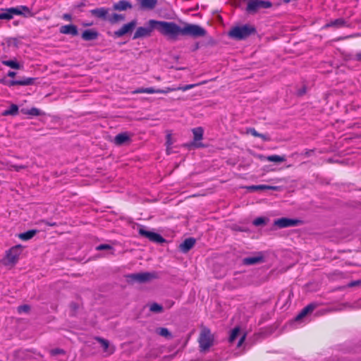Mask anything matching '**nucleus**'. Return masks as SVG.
Masks as SVG:
<instances>
[{
  "mask_svg": "<svg viewBox=\"0 0 361 361\" xmlns=\"http://www.w3.org/2000/svg\"><path fill=\"white\" fill-rule=\"evenodd\" d=\"M301 221L298 219L281 218L274 221V225L279 228L293 227L299 225Z\"/></svg>",
  "mask_w": 361,
  "mask_h": 361,
  "instance_id": "6e6552de",
  "label": "nucleus"
},
{
  "mask_svg": "<svg viewBox=\"0 0 361 361\" xmlns=\"http://www.w3.org/2000/svg\"><path fill=\"white\" fill-rule=\"evenodd\" d=\"M245 336L246 335L244 331H241L239 327H235L231 331L230 334L229 342L234 343L237 338H239L237 346L240 347L243 343L245 339Z\"/></svg>",
  "mask_w": 361,
  "mask_h": 361,
  "instance_id": "1a4fd4ad",
  "label": "nucleus"
},
{
  "mask_svg": "<svg viewBox=\"0 0 361 361\" xmlns=\"http://www.w3.org/2000/svg\"><path fill=\"white\" fill-rule=\"evenodd\" d=\"M355 58H356L357 60L361 61V51L356 54Z\"/></svg>",
  "mask_w": 361,
  "mask_h": 361,
  "instance_id": "3c124183",
  "label": "nucleus"
},
{
  "mask_svg": "<svg viewBox=\"0 0 361 361\" xmlns=\"http://www.w3.org/2000/svg\"><path fill=\"white\" fill-rule=\"evenodd\" d=\"M258 137H261L264 140H269V138L266 135L260 134V133H259V136H258Z\"/></svg>",
  "mask_w": 361,
  "mask_h": 361,
  "instance_id": "09e8293b",
  "label": "nucleus"
},
{
  "mask_svg": "<svg viewBox=\"0 0 361 361\" xmlns=\"http://www.w3.org/2000/svg\"><path fill=\"white\" fill-rule=\"evenodd\" d=\"M14 10L18 11V13H16V16H23L25 17H32L34 16L31 9L26 6L14 7Z\"/></svg>",
  "mask_w": 361,
  "mask_h": 361,
  "instance_id": "dca6fc26",
  "label": "nucleus"
},
{
  "mask_svg": "<svg viewBox=\"0 0 361 361\" xmlns=\"http://www.w3.org/2000/svg\"><path fill=\"white\" fill-rule=\"evenodd\" d=\"M206 30L198 25L186 24L182 27V35L197 37H204L206 35Z\"/></svg>",
  "mask_w": 361,
  "mask_h": 361,
  "instance_id": "39448f33",
  "label": "nucleus"
},
{
  "mask_svg": "<svg viewBox=\"0 0 361 361\" xmlns=\"http://www.w3.org/2000/svg\"><path fill=\"white\" fill-rule=\"evenodd\" d=\"M98 36L99 33L94 29L85 30L82 33V38L87 41L96 39Z\"/></svg>",
  "mask_w": 361,
  "mask_h": 361,
  "instance_id": "2eb2a0df",
  "label": "nucleus"
},
{
  "mask_svg": "<svg viewBox=\"0 0 361 361\" xmlns=\"http://www.w3.org/2000/svg\"><path fill=\"white\" fill-rule=\"evenodd\" d=\"M8 44L11 46L13 45V46L17 47L19 43V41L17 38H10L8 39Z\"/></svg>",
  "mask_w": 361,
  "mask_h": 361,
  "instance_id": "a19ab883",
  "label": "nucleus"
},
{
  "mask_svg": "<svg viewBox=\"0 0 361 361\" xmlns=\"http://www.w3.org/2000/svg\"><path fill=\"white\" fill-rule=\"evenodd\" d=\"M264 261V256L261 252H259L253 256L245 257L243 259V262L246 265H252L261 263Z\"/></svg>",
  "mask_w": 361,
  "mask_h": 361,
  "instance_id": "ddd939ff",
  "label": "nucleus"
},
{
  "mask_svg": "<svg viewBox=\"0 0 361 361\" xmlns=\"http://www.w3.org/2000/svg\"><path fill=\"white\" fill-rule=\"evenodd\" d=\"M267 219L264 218V217H258L257 219H255L253 221V224L255 226H262V225H264L267 223Z\"/></svg>",
  "mask_w": 361,
  "mask_h": 361,
  "instance_id": "4c0bfd02",
  "label": "nucleus"
},
{
  "mask_svg": "<svg viewBox=\"0 0 361 361\" xmlns=\"http://www.w3.org/2000/svg\"><path fill=\"white\" fill-rule=\"evenodd\" d=\"M137 25L136 20H132L131 22L126 23L122 26V27L114 32V35L117 37H122L130 32Z\"/></svg>",
  "mask_w": 361,
  "mask_h": 361,
  "instance_id": "9b49d317",
  "label": "nucleus"
},
{
  "mask_svg": "<svg viewBox=\"0 0 361 361\" xmlns=\"http://www.w3.org/2000/svg\"><path fill=\"white\" fill-rule=\"evenodd\" d=\"M195 243V240L194 238H187L180 245V249L182 252H187L194 246Z\"/></svg>",
  "mask_w": 361,
  "mask_h": 361,
  "instance_id": "aec40b11",
  "label": "nucleus"
},
{
  "mask_svg": "<svg viewBox=\"0 0 361 361\" xmlns=\"http://www.w3.org/2000/svg\"><path fill=\"white\" fill-rule=\"evenodd\" d=\"M18 112V106L16 104H11L9 109H6L3 112V116H15L17 115Z\"/></svg>",
  "mask_w": 361,
  "mask_h": 361,
  "instance_id": "7c9ffc66",
  "label": "nucleus"
},
{
  "mask_svg": "<svg viewBox=\"0 0 361 361\" xmlns=\"http://www.w3.org/2000/svg\"><path fill=\"white\" fill-rule=\"evenodd\" d=\"M112 247L107 244H102L97 247V250H110Z\"/></svg>",
  "mask_w": 361,
  "mask_h": 361,
  "instance_id": "79ce46f5",
  "label": "nucleus"
},
{
  "mask_svg": "<svg viewBox=\"0 0 361 361\" xmlns=\"http://www.w3.org/2000/svg\"><path fill=\"white\" fill-rule=\"evenodd\" d=\"M250 133L255 137L259 136V133H257L254 128L250 130Z\"/></svg>",
  "mask_w": 361,
  "mask_h": 361,
  "instance_id": "a18cd8bd",
  "label": "nucleus"
},
{
  "mask_svg": "<svg viewBox=\"0 0 361 361\" xmlns=\"http://www.w3.org/2000/svg\"><path fill=\"white\" fill-rule=\"evenodd\" d=\"M166 150H167L168 153H169V149L171 147V146H172V145L173 144V142H174L173 139V135H172V133L171 131H167L166 132Z\"/></svg>",
  "mask_w": 361,
  "mask_h": 361,
  "instance_id": "2f4dec72",
  "label": "nucleus"
},
{
  "mask_svg": "<svg viewBox=\"0 0 361 361\" xmlns=\"http://www.w3.org/2000/svg\"><path fill=\"white\" fill-rule=\"evenodd\" d=\"M34 78H27L23 80H11L9 82V86H15V85H30L34 83Z\"/></svg>",
  "mask_w": 361,
  "mask_h": 361,
  "instance_id": "4be33fe9",
  "label": "nucleus"
},
{
  "mask_svg": "<svg viewBox=\"0 0 361 361\" xmlns=\"http://www.w3.org/2000/svg\"><path fill=\"white\" fill-rule=\"evenodd\" d=\"M285 2L288 3L290 1V0H283Z\"/></svg>",
  "mask_w": 361,
  "mask_h": 361,
  "instance_id": "5fc2aeb1",
  "label": "nucleus"
},
{
  "mask_svg": "<svg viewBox=\"0 0 361 361\" xmlns=\"http://www.w3.org/2000/svg\"><path fill=\"white\" fill-rule=\"evenodd\" d=\"M63 351L62 350H55L52 351L53 354H59V353H63Z\"/></svg>",
  "mask_w": 361,
  "mask_h": 361,
  "instance_id": "8fccbe9b",
  "label": "nucleus"
},
{
  "mask_svg": "<svg viewBox=\"0 0 361 361\" xmlns=\"http://www.w3.org/2000/svg\"><path fill=\"white\" fill-rule=\"evenodd\" d=\"M143 8L152 9L157 5V0H137Z\"/></svg>",
  "mask_w": 361,
  "mask_h": 361,
  "instance_id": "393cba45",
  "label": "nucleus"
},
{
  "mask_svg": "<svg viewBox=\"0 0 361 361\" xmlns=\"http://www.w3.org/2000/svg\"><path fill=\"white\" fill-rule=\"evenodd\" d=\"M173 89H170V87H166L165 89H157L155 90L152 87L145 88V93L147 94H154V93H159V94H168L169 92H173Z\"/></svg>",
  "mask_w": 361,
  "mask_h": 361,
  "instance_id": "a878e982",
  "label": "nucleus"
},
{
  "mask_svg": "<svg viewBox=\"0 0 361 361\" xmlns=\"http://www.w3.org/2000/svg\"><path fill=\"white\" fill-rule=\"evenodd\" d=\"M256 32V29L250 25H243L232 27L228 35L235 39H243Z\"/></svg>",
  "mask_w": 361,
  "mask_h": 361,
  "instance_id": "7ed1b4c3",
  "label": "nucleus"
},
{
  "mask_svg": "<svg viewBox=\"0 0 361 361\" xmlns=\"http://www.w3.org/2000/svg\"><path fill=\"white\" fill-rule=\"evenodd\" d=\"M195 86H196V85L192 84V85H185V86H179V87H170V89H173V91H177V90L187 91V90H190V89H192V87H194Z\"/></svg>",
  "mask_w": 361,
  "mask_h": 361,
  "instance_id": "e433bc0d",
  "label": "nucleus"
},
{
  "mask_svg": "<svg viewBox=\"0 0 361 361\" xmlns=\"http://www.w3.org/2000/svg\"><path fill=\"white\" fill-rule=\"evenodd\" d=\"M152 22H156V20H149L147 23V27H139L134 34L133 39H138L141 37L150 36L152 32L154 30H157V26L154 25V24L152 23Z\"/></svg>",
  "mask_w": 361,
  "mask_h": 361,
  "instance_id": "423d86ee",
  "label": "nucleus"
},
{
  "mask_svg": "<svg viewBox=\"0 0 361 361\" xmlns=\"http://www.w3.org/2000/svg\"><path fill=\"white\" fill-rule=\"evenodd\" d=\"M250 191L262 190H280L281 187L279 186H271L267 185H250L246 187Z\"/></svg>",
  "mask_w": 361,
  "mask_h": 361,
  "instance_id": "a211bd4d",
  "label": "nucleus"
},
{
  "mask_svg": "<svg viewBox=\"0 0 361 361\" xmlns=\"http://www.w3.org/2000/svg\"><path fill=\"white\" fill-rule=\"evenodd\" d=\"M271 6V3L269 1L255 0L248 2L247 11L254 13L259 8H267Z\"/></svg>",
  "mask_w": 361,
  "mask_h": 361,
  "instance_id": "0eeeda50",
  "label": "nucleus"
},
{
  "mask_svg": "<svg viewBox=\"0 0 361 361\" xmlns=\"http://www.w3.org/2000/svg\"><path fill=\"white\" fill-rule=\"evenodd\" d=\"M152 23L157 26V31L169 39H176L180 35H182V27L175 23L156 20Z\"/></svg>",
  "mask_w": 361,
  "mask_h": 361,
  "instance_id": "f257e3e1",
  "label": "nucleus"
},
{
  "mask_svg": "<svg viewBox=\"0 0 361 361\" xmlns=\"http://www.w3.org/2000/svg\"><path fill=\"white\" fill-rule=\"evenodd\" d=\"M30 310L29 306L27 305H23L18 307V312H27Z\"/></svg>",
  "mask_w": 361,
  "mask_h": 361,
  "instance_id": "37998d69",
  "label": "nucleus"
},
{
  "mask_svg": "<svg viewBox=\"0 0 361 361\" xmlns=\"http://www.w3.org/2000/svg\"><path fill=\"white\" fill-rule=\"evenodd\" d=\"M149 310L152 312H159L162 310V307L157 303H153L150 305Z\"/></svg>",
  "mask_w": 361,
  "mask_h": 361,
  "instance_id": "58836bf2",
  "label": "nucleus"
},
{
  "mask_svg": "<svg viewBox=\"0 0 361 361\" xmlns=\"http://www.w3.org/2000/svg\"><path fill=\"white\" fill-rule=\"evenodd\" d=\"M21 112L25 115L31 116H38L45 115L44 112L42 111L41 110H39V109L35 108V107L31 108L30 109H22Z\"/></svg>",
  "mask_w": 361,
  "mask_h": 361,
  "instance_id": "412c9836",
  "label": "nucleus"
},
{
  "mask_svg": "<svg viewBox=\"0 0 361 361\" xmlns=\"http://www.w3.org/2000/svg\"><path fill=\"white\" fill-rule=\"evenodd\" d=\"M91 13L97 18H104L108 13V11L106 8H100L92 10Z\"/></svg>",
  "mask_w": 361,
  "mask_h": 361,
  "instance_id": "c756f323",
  "label": "nucleus"
},
{
  "mask_svg": "<svg viewBox=\"0 0 361 361\" xmlns=\"http://www.w3.org/2000/svg\"><path fill=\"white\" fill-rule=\"evenodd\" d=\"M194 141L195 142L202 140L204 130L202 127L195 128L192 130Z\"/></svg>",
  "mask_w": 361,
  "mask_h": 361,
  "instance_id": "bb28decb",
  "label": "nucleus"
},
{
  "mask_svg": "<svg viewBox=\"0 0 361 361\" xmlns=\"http://www.w3.org/2000/svg\"><path fill=\"white\" fill-rule=\"evenodd\" d=\"M16 73L15 72H13V71H9L8 73V77H11V78H14L16 76Z\"/></svg>",
  "mask_w": 361,
  "mask_h": 361,
  "instance_id": "de8ad7c7",
  "label": "nucleus"
},
{
  "mask_svg": "<svg viewBox=\"0 0 361 361\" xmlns=\"http://www.w3.org/2000/svg\"><path fill=\"white\" fill-rule=\"evenodd\" d=\"M139 233L152 242L161 243L165 241V240L159 234L151 231H148L145 228H140L139 229Z\"/></svg>",
  "mask_w": 361,
  "mask_h": 361,
  "instance_id": "9d476101",
  "label": "nucleus"
},
{
  "mask_svg": "<svg viewBox=\"0 0 361 361\" xmlns=\"http://www.w3.org/2000/svg\"><path fill=\"white\" fill-rule=\"evenodd\" d=\"M22 249L23 247L20 245L11 247L6 252L4 257L0 261V264L9 269H13L19 260Z\"/></svg>",
  "mask_w": 361,
  "mask_h": 361,
  "instance_id": "f03ea898",
  "label": "nucleus"
},
{
  "mask_svg": "<svg viewBox=\"0 0 361 361\" xmlns=\"http://www.w3.org/2000/svg\"><path fill=\"white\" fill-rule=\"evenodd\" d=\"M315 308V306L312 304L307 305L302 311L299 313V314L296 317L295 320L300 321L304 317H305L307 314L312 312Z\"/></svg>",
  "mask_w": 361,
  "mask_h": 361,
  "instance_id": "b1692460",
  "label": "nucleus"
},
{
  "mask_svg": "<svg viewBox=\"0 0 361 361\" xmlns=\"http://www.w3.org/2000/svg\"><path fill=\"white\" fill-rule=\"evenodd\" d=\"M130 281H136L138 282L148 281L154 278L155 275L154 274L145 272L136 274H132L128 276Z\"/></svg>",
  "mask_w": 361,
  "mask_h": 361,
  "instance_id": "f8f14e48",
  "label": "nucleus"
},
{
  "mask_svg": "<svg viewBox=\"0 0 361 361\" xmlns=\"http://www.w3.org/2000/svg\"><path fill=\"white\" fill-rule=\"evenodd\" d=\"M345 24V22L343 19L341 18H339V19H337L334 21H332L328 24H326L325 25V27H331V26H335V27H341V26H343V25Z\"/></svg>",
  "mask_w": 361,
  "mask_h": 361,
  "instance_id": "f704fd0d",
  "label": "nucleus"
},
{
  "mask_svg": "<svg viewBox=\"0 0 361 361\" xmlns=\"http://www.w3.org/2000/svg\"><path fill=\"white\" fill-rule=\"evenodd\" d=\"M2 63L6 66L11 68H15V69L20 68V64L16 60L3 61Z\"/></svg>",
  "mask_w": 361,
  "mask_h": 361,
  "instance_id": "473e14b6",
  "label": "nucleus"
},
{
  "mask_svg": "<svg viewBox=\"0 0 361 361\" xmlns=\"http://www.w3.org/2000/svg\"><path fill=\"white\" fill-rule=\"evenodd\" d=\"M131 7V4L126 1H120L114 5V8L117 11H125Z\"/></svg>",
  "mask_w": 361,
  "mask_h": 361,
  "instance_id": "cd10ccee",
  "label": "nucleus"
},
{
  "mask_svg": "<svg viewBox=\"0 0 361 361\" xmlns=\"http://www.w3.org/2000/svg\"><path fill=\"white\" fill-rule=\"evenodd\" d=\"M16 13H18V11L14 10V7L1 9L0 20H10L13 19V16H16Z\"/></svg>",
  "mask_w": 361,
  "mask_h": 361,
  "instance_id": "4468645a",
  "label": "nucleus"
},
{
  "mask_svg": "<svg viewBox=\"0 0 361 361\" xmlns=\"http://www.w3.org/2000/svg\"><path fill=\"white\" fill-rule=\"evenodd\" d=\"M84 26H90L92 25V23H86L83 25Z\"/></svg>",
  "mask_w": 361,
  "mask_h": 361,
  "instance_id": "603ef678",
  "label": "nucleus"
},
{
  "mask_svg": "<svg viewBox=\"0 0 361 361\" xmlns=\"http://www.w3.org/2000/svg\"><path fill=\"white\" fill-rule=\"evenodd\" d=\"M158 334L164 337H170L171 334L169 331L166 328H161L158 330Z\"/></svg>",
  "mask_w": 361,
  "mask_h": 361,
  "instance_id": "ea45409f",
  "label": "nucleus"
},
{
  "mask_svg": "<svg viewBox=\"0 0 361 361\" xmlns=\"http://www.w3.org/2000/svg\"><path fill=\"white\" fill-rule=\"evenodd\" d=\"M123 19L124 17L122 15L115 13L111 18H109V20L111 23H115L118 21L123 20Z\"/></svg>",
  "mask_w": 361,
  "mask_h": 361,
  "instance_id": "c9c22d12",
  "label": "nucleus"
},
{
  "mask_svg": "<svg viewBox=\"0 0 361 361\" xmlns=\"http://www.w3.org/2000/svg\"><path fill=\"white\" fill-rule=\"evenodd\" d=\"M196 145H197V147H201V146H202V144H196Z\"/></svg>",
  "mask_w": 361,
  "mask_h": 361,
  "instance_id": "864d4df0",
  "label": "nucleus"
},
{
  "mask_svg": "<svg viewBox=\"0 0 361 361\" xmlns=\"http://www.w3.org/2000/svg\"><path fill=\"white\" fill-rule=\"evenodd\" d=\"M130 140V135L128 133L118 134L114 137V143L117 145H123Z\"/></svg>",
  "mask_w": 361,
  "mask_h": 361,
  "instance_id": "6ab92c4d",
  "label": "nucleus"
},
{
  "mask_svg": "<svg viewBox=\"0 0 361 361\" xmlns=\"http://www.w3.org/2000/svg\"><path fill=\"white\" fill-rule=\"evenodd\" d=\"M63 18L66 20H71V16L70 14H64Z\"/></svg>",
  "mask_w": 361,
  "mask_h": 361,
  "instance_id": "49530a36",
  "label": "nucleus"
},
{
  "mask_svg": "<svg viewBox=\"0 0 361 361\" xmlns=\"http://www.w3.org/2000/svg\"><path fill=\"white\" fill-rule=\"evenodd\" d=\"M259 158L262 160H267L275 163H281L286 161V157L284 156H279L276 154L270 155L268 157L259 156Z\"/></svg>",
  "mask_w": 361,
  "mask_h": 361,
  "instance_id": "5701e85b",
  "label": "nucleus"
},
{
  "mask_svg": "<svg viewBox=\"0 0 361 361\" xmlns=\"http://www.w3.org/2000/svg\"><path fill=\"white\" fill-rule=\"evenodd\" d=\"M199 343L200 350L203 352L209 350L214 344V336L209 329L206 327L202 329L199 337Z\"/></svg>",
  "mask_w": 361,
  "mask_h": 361,
  "instance_id": "20e7f679",
  "label": "nucleus"
},
{
  "mask_svg": "<svg viewBox=\"0 0 361 361\" xmlns=\"http://www.w3.org/2000/svg\"><path fill=\"white\" fill-rule=\"evenodd\" d=\"M98 340L100 342V343L105 352H108L109 353H112L114 352L113 348L109 350V344L107 341H106L104 339H102V338H99Z\"/></svg>",
  "mask_w": 361,
  "mask_h": 361,
  "instance_id": "72a5a7b5",
  "label": "nucleus"
},
{
  "mask_svg": "<svg viewBox=\"0 0 361 361\" xmlns=\"http://www.w3.org/2000/svg\"><path fill=\"white\" fill-rule=\"evenodd\" d=\"M145 88H139L133 91L134 94L145 93Z\"/></svg>",
  "mask_w": 361,
  "mask_h": 361,
  "instance_id": "c03bdc74",
  "label": "nucleus"
},
{
  "mask_svg": "<svg viewBox=\"0 0 361 361\" xmlns=\"http://www.w3.org/2000/svg\"><path fill=\"white\" fill-rule=\"evenodd\" d=\"M60 32L66 35H71L75 36L78 35V29L74 25H66L61 26L60 28Z\"/></svg>",
  "mask_w": 361,
  "mask_h": 361,
  "instance_id": "f3484780",
  "label": "nucleus"
},
{
  "mask_svg": "<svg viewBox=\"0 0 361 361\" xmlns=\"http://www.w3.org/2000/svg\"><path fill=\"white\" fill-rule=\"evenodd\" d=\"M36 230H30L25 233H19L18 237L22 240H28L34 237L36 234Z\"/></svg>",
  "mask_w": 361,
  "mask_h": 361,
  "instance_id": "c85d7f7f",
  "label": "nucleus"
}]
</instances>
